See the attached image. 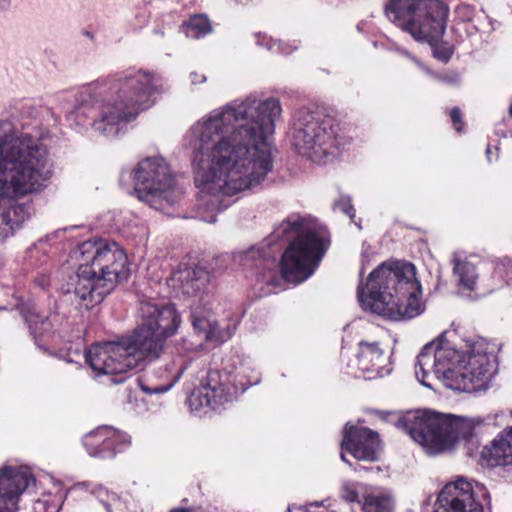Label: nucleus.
Listing matches in <instances>:
<instances>
[{
  "label": "nucleus",
  "instance_id": "nucleus-28",
  "mask_svg": "<svg viewBox=\"0 0 512 512\" xmlns=\"http://www.w3.org/2000/svg\"><path fill=\"white\" fill-rule=\"evenodd\" d=\"M187 367H188L187 363H185L184 365H181L179 368V371H178L177 375L175 376V378L173 379V381L169 382L168 384L159 385V386H155V387H149L148 385L142 383L141 384L142 391H144L147 394H158V393L167 392L174 385V383L180 378V376L183 374V372L185 371V369Z\"/></svg>",
  "mask_w": 512,
  "mask_h": 512
},
{
  "label": "nucleus",
  "instance_id": "nucleus-1",
  "mask_svg": "<svg viewBox=\"0 0 512 512\" xmlns=\"http://www.w3.org/2000/svg\"><path fill=\"white\" fill-rule=\"evenodd\" d=\"M281 115L278 98L250 94L210 111L189 128L185 143L199 190V219L215 223L216 213L227 207L223 196L254 190L273 171L271 137Z\"/></svg>",
  "mask_w": 512,
  "mask_h": 512
},
{
  "label": "nucleus",
  "instance_id": "nucleus-31",
  "mask_svg": "<svg viewBox=\"0 0 512 512\" xmlns=\"http://www.w3.org/2000/svg\"><path fill=\"white\" fill-rule=\"evenodd\" d=\"M341 498L348 503H357L360 507L362 503L359 501V495L354 487L345 484L341 489Z\"/></svg>",
  "mask_w": 512,
  "mask_h": 512
},
{
  "label": "nucleus",
  "instance_id": "nucleus-9",
  "mask_svg": "<svg viewBox=\"0 0 512 512\" xmlns=\"http://www.w3.org/2000/svg\"><path fill=\"white\" fill-rule=\"evenodd\" d=\"M397 426L422 446L429 455L448 451L456 441L462 439L467 445V454L473 456L480 444L474 433L473 422L463 417L416 410L400 417Z\"/></svg>",
  "mask_w": 512,
  "mask_h": 512
},
{
  "label": "nucleus",
  "instance_id": "nucleus-15",
  "mask_svg": "<svg viewBox=\"0 0 512 512\" xmlns=\"http://www.w3.org/2000/svg\"><path fill=\"white\" fill-rule=\"evenodd\" d=\"M433 512H483V506L474 498L472 483L459 477L440 491Z\"/></svg>",
  "mask_w": 512,
  "mask_h": 512
},
{
  "label": "nucleus",
  "instance_id": "nucleus-20",
  "mask_svg": "<svg viewBox=\"0 0 512 512\" xmlns=\"http://www.w3.org/2000/svg\"><path fill=\"white\" fill-rule=\"evenodd\" d=\"M115 429L110 426H100L90 431L83 437V445L92 457L110 459L116 455L113 447Z\"/></svg>",
  "mask_w": 512,
  "mask_h": 512
},
{
  "label": "nucleus",
  "instance_id": "nucleus-14",
  "mask_svg": "<svg viewBox=\"0 0 512 512\" xmlns=\"http://www.w3.org/2000/svg\"><path fill=\"white\" fill-rule=\"evenodd\" d=\"M248 367L240 363L239 367L228 369L226 366L222 372L210 370L200 385L195 388L188 397V405L191 411L199 412L205 408L218 409L228 402H232L247 388L256 384L248 374Z\"/></svg>",
  "mask_w": 512,
  "mask_h": 512
},
{
  "label": "nucleus",
  "instance_id": "nucleus-40",
  "mask_svg": "<svg viewBox=\"0 0 512 512\" xmlns=\"http://www.w3.org/2000/svg\"><path fill=\"white\" fill-rule=\"evenodd\" d=\"M156 33H157V34H160L161 36H163V35H164V33H163V32H161V31H158V32H156Z\"/></svg>",
  "mask_w": 512,
  "mask_h": 512
},
{
  "label": "nucleus",
  "instance_id": "nucleus-21",
  "mask_svg": "<svg viewBox=\"0 0 512 512\" xmlns=\"http://www.w3.org/2000/svg\"><path fill=\"white\" fill-rule=\"evenodd\" d=\"M481 457L490 466L512 465V426L501 432L490 446H485Z\"/></svg>",
  "mask_w": 512,
  "mask_h": 512
},
{
  "label": "nucleus",
  "instance_id": "nucleus-34",
  "mask_svg": "<svg viewBox=\"0 0 512 512\" xmlns=\"http://www.w3.org/2000/svg\"><path fill=\"white\" fill-rule=\"evenodd\" d=\"M451 120H452V123L454 125V128L457 132H461L462 131V121H461V115H460V110L459 108L457 107H454L452 110H451Z\"/></svg>",
  "mask_w": 512,
  "mask_h": 512
},
{
  "label": "nucleus",
  "instance_id": "nucleus-6",
  "mask_svg": "<svg viewBox=\"0 0 512 512\" xmlns=\"http://www.w3.org/2000/svg\"><path fill=\"white\" fill-rule=\"evenodd\" d=\"M362 307L394 321L412 319L424 311L416 267L406 261H385L357 288Z\"/></svg>",
  "mask_w": 512,
  "mask_h": 512
},
{
  "label": "nucleus",
  "instance_id": "nucleus-25",
  "mask_svg": "<svg viewBox=\"0 0 512 512\" xmlns=\"http://www.w3.org/2000/svg\"><path fill=\"white\" fill-rule=\"evenodd\" d=\"M184 33L192 39L202 38L212 32V25L206 15L195 14L182 25Z\"/></svg>",
  "mask_w": 512,
  "mask_h": 512
},
{
  "label": "nucleus",
  "instance_id": "nucleus-10",
  "mask_svg": "<svg viewBox=\"0 0 512 512\" xmlns=\"http://www.w3.org/2000/svg\"><path fill=\"white\" fill-rule=\"evenodd\" d=\"M385 12L417 41L438 40L446 29L448 8L440 0H389Z\"/></svg>",
  "mask_w": 512,
  "mask_h": 512
},
{
  "label": "nucleus",
  "instance_id": "nucleus-2",
  "mask_svg": "<svg viewBox=\"0 0 512 512\" xmlns=\"http://www.w3.org/2000/svg\"><path fill=\"white\" fill-rule=\"evenodd\" d=\"M51 176L48 150L36 123L19 115L0 119V243L30 217L18 200L41 191Z\"/></svg>",
  "mask_w": 512,
  "mask_h": 512
},
{
  "label": "nucleus",
  "instance_id": "nucleus-42",
  "mask_svg": "<svg viewBox=\"0 0 512 512\" xmlns=\"http://www.w3.org/2000/svg\"><path fill=\"white\" fill-rule=\"evenodd\" d=\"M510 114L512 116V105L510 106Z\"/></svg>",
  "mask_w": 512,
  "mask_h": 512
},
{
  "label": "nucleus",
  "instance_id": "nucleus-23",
  "mask_svg": "<svg viewBox=\"0 0 512 512\" xmlns=\"http://www.w3.org/2000/svg\"><path fill=\"white\" fill-rule=\"evenodd\" d=\"M24 319L29 326L30 332L35 339L36 345H38L40 349L46 352L47 348L41 344V341L46 334L48 335L51 329V323L45 316L40 315L35 310L31 309L24 313Z\"/></svg>",
  "mask_w": 512,
  "mask_h": 512
},
{
  "label": "nucleus",
  "instance_id": "nucleus-16",
  "mask_svg": "<svg viewBox=\"0 0 512 512\" xmlns=\"http://www.w3.org/2000/svg\"><path fill=\"white\" fill-rule=\"evenodd\" d=\"M341 442V459L347 462L344 452L350 453L355 459L375 461L379 449L378 434L366 427L346 424Z\"/></svg>",
  "mask_w": 512,
  "mask_h": 512
},
{
  "label": "nucleus",
  "instance_id": "nucleus-37",
  "mask_svg": "<svg viewBox=\"0 0 512 512\" xmlns=\"http://www.w3.org/2000/svg\"><path fill=\"white\" fill-rule=\"evenodd\" d=\"M235 1L240 4H249V3L254 2L255 0H235Z\"/></svg>",
  "mask_w": 512,
  "mask_h": 512
},
{
  "label": "nucleus",
  "instance_id": "nucleus-32",
  "mask_svg": "<svg viewBox=\"0 0 512 512\" xmlns=\"http://www.w3.org/2000/svg\"><path fill=\"white\" fill-rule=\"evenodd\" d=\"M116 436L113 438V447L116 448V453L131 444V436L127 433L120 432L115 429Z\"/></svg>",
  "mask_w": 512,
  "mask_h": 512
},
{
  "label": "nucleus",
  "instance_id": "nucleus-35",
  "mask_svg": "<svg viewBox=\"0 0 512 512\" xmlns=\"http://www.w3.org/2000/svg\"><path fill=\"white\" fill-rule=\"evenodd\" d=\"M190 80L192 84L203 83L206 81V76L197 72L190 73Z\"/></svg>",
  "mask_w": 512,
  "mask_h": 512
},
{
  "label": "nucleus",
  "instance_id": "nucleus-38",
  "mask_svg": "<svg viewBox=\"0 0 512 512\" xmlns=\"http://www.w3.org/2000/svg\"><path fill=\"white\" fill-rule=\"evenodd\" d=\"M412 59H413V61H415V63H416L418 66H420V67L422 66V65H421V63H420L417 59H415V58H412Z\"/></svg>",
  "mask_w": 512,
  "mask_h": 512
},
{
  "label": "nucleus",
  "instance_id": "nucleus-26",
  "mask_svg": "<svg viewBox=\"0 0 512 512\" xmlns=\"http://www.w3.org/2000/svg\"><path fill=\"white\" fill-rule=\"evenodd\" d=\"M257 44L259 46L265 47L267 50L272 51L274 53L280 54H289L293 50L297 48V46H291L289 44H285L281 41L274 40L271 37H268L266 34H257Z\"/></svg>",
  "mask_w": 512,
  "mask_h": 512
},
{
  "label": "nucleus",
  "instance_id": "nucleus-11",
  "mask_svg": "<svg viewBox=\"0 0 512 512\" xmlns=\"http://www.w3.org/2000/svg\"><path fill=\"white\" fill-rule=\"evenodd\" d=\"M209 272L202 267H185L173 272L171 286L178 292L191 297L189 304L194 330L203 334L210 342H224L230 335L219 329L217 322L210 319L212 295L209 291Z\"/></svg>",
  "mask_w": 512,
  "mask_h": 512
},
{
  "label": "nucleus",
  "instance_id": "nucleus-8",
  "mask_svg": "<svg viewBox=\"0 0 512 512\" xmlns=\"http://www.w3.org/2000/svg\"><path fill=\"white\" fill-rule=\"evenodd\" d=\"M274 233L277 238L295 236L281 259L284 279L295 284L305 281L314 273L330 245L326 228L299 216L283 221Z\"/></svg>",
  "mask_w": 512,
  "mask_h": 512
},
{
  "label": "nucleus",
  "instance_id": "nucleus-4",
  "mask_svg": "<svg viewBox=\"0 0 512 512\" xmlns=\"http://www.w3.org/2000/svg\"><path fill=\"white\" fill-rule=\"evenodd\" d=\"M139 317V324L129 335L95 343L86 352V362L96 375H110L112 383H123L127 373L160 358L167 339L175 335L181 323L174 305L153 301L140 303Z\"/></svg>",
  "mask_w": 512,
  "mask_h": 512
},
{
  "label": "nucleus",
  "instance_id": "nucleus-36",
  "mask_svg": "<svg viewBox=\"0 0 512 512\" xmlns=\"http://www.w3.org/2000/svg\"><path fill=\"white\" fill-rule=\"evenodd\" d=\"M11 4V0H0V9L7 10Z\"/></svg>",
  "mask_w": 512,
  "mask_h": 512
},
{
  "label": "nucleus",
  "instance_id": "nucleus-13",
  "mask_svg": "<svg viewBox=\"0 0 512 512\" xmlns=\"http://www.w3.org/2000/svg\"><path fill=\"white\" fill-rule=\"evenodd\" d=\"M290 137L300 154L318 163L335 156L341 145L333 119L307 109H300L295 114Z\"/></svg>",
  "mask_w": 512,
  "mask_h": 512
},
{
  "label": "nucleus",
  "instance_id": "nucleus-3",
  "mask_svg": "<svg viewBox=\"0 0 512 512\" xmlns=\"http://www.w3.org/2000/svg\"><path fill=\"white\" fill-rule=\"evenodd\" d=\"M163 91L162 77L130 68L82 87L74 95L67 118L77 126L114 138L141 112L151 108Z\"/></svg>",
  "mask_w": 512,
  "mask_h": 512
},
{
  "label": "nucleus",
  "instance_id": "nucleus-18",
  "mask_svg": "<svg viewBox=\"0 0 512 512\" xmlns=\"http://www.w3.org/2000/svg\"><path fill=\"white\" fill-rule=\"evenodd\" d=\"M356 360L358 370L364 373L366 379L383 377L391 371L388 357L376 342H360Z\"/></svg>",
  "mask_w": 512,
  "mask_h": 512
},
{
  "label": "nucleus",
  "instance_id": "nucleus-33",
  "mask_svg": "<svg viewBox=\"0 0 512 512\" xmlns=\"http://www.w3.org/2000/svg\"><path fill=\"white\" fill-rule=\"evenodd\" d=\"M435 79L438 81L447 83V84H457L459 82V76L457 73H445L441 75H433Z\"/></svg>",
  "mask_w": 512,
  "mask_h": 512
},
{
  "label": "nucleus",
  "instance_id": "nucleus-39",
  "mask_svg": "<svg viewBox=\"0 0 512 512\" xmlns=\"http://www.w3.org/2000/svg\"><path fill=\"white\" fill-rule=\"evenodd\" d=\"M77 486H86V483H78Z\"/></svg>",
  "mask_w": 512,
  "mask_h": 512
},
{
  "label": "nucleus",
  "instance_id": "nucleus-29",
  "mask_svg": "<svg viewBox=\"0 0 512 512\" xmlns=\"http://www.w3.org/2000/svg\"><path fill=\"white\" fill-rule=\"evenodd\" d=\"M495 272L499 276L505 277L507 284L512 283V259L508 257L500 259L496 264Z\"/></svg>",
  "mask_w": 512,
  "mask_h": 512
},
{
  "label": "nucleus",
  "instance_id": "nucleus-12",
  "mask_svg": "<svg viewBox=\"0 0 512 512\" xmlns=\"http://www.w3.org/2000/svg\"><path fill=\"white\" fill-rule=\"evenodd\" d=\"M134 194L155 210L165 211L178 204L184 194L163 157H147L132 171Z\"/></svg>",
  "mask_w": 512,
  "mask_h": 512
},
{
  "label": "nucleus",
  "instance_id": "nucleus-7",
  "mask_svg": "<svg viewBox=\"0 0 512 512\" xmlns=\"http://www.w3.org/2000/svg\"><path fill=\"white\" fill-rule=\"evenodd\" d=\"M76 253L80 257L78 270L62 290L85 308L100 303L118 282L128 278L127 256L114 241L88 240L78 245Z\"/></svg>",
  "mask_w": 512,
  "mask_h": 512
},
{
  "label": "nucleus",
  "instance_id": "nucleus-24",
  "mask_svg": "<svg viewBox=\"0 0 512 512\" xmlns=\"http://www.w3.org/2000/svg\"><path fill=\"white\" fill-rule=\"evenodd\" d=\"M361 509L363 512H393L394 500L388 492L374 491L364 496Z\"/></svg>",
  "mask_w": 512,
  "mask_h": 512
},
{
  "label": "nucleus",
  "instance_id": "nucleus-41",
  "mask_svg": "<svg viewBox=\"0 0 512 512\" xmlns=\"http://www.w3.org/2000/svg\"><path fill=\"white\" fill-rule=\"evenodd\" d=\"M486 153H487V155L490 154V149L489 148H487Z\"/></svg>",
  "mask_w": 512,
  "mask_h": 512
},
{
  "label": "nucleus",
  "instance_id": "nucleus-19",
  "mask_svg": "<svg viewBox=\"0 0 512 512\" xmlns=\"http://www.w3.org/2000/svg\"><path fill=\"white\" fill-rule=\"evenodd\" d=\"M233 261L245 270H255L256 275L262 278L266 277L267 271L273 270L276 266L275 259L268 249L258 246L236 251L233 254Z\"/></svg>",
  "mask_w": 512,
  "mask_h": 512
},
{
  "label": "nucleus",
  "instance_id": "nucleus-27",
  "mask_svg": "<svg viewBox=\"0 0 512 512\" xmlns=\"http://www.w3.org/2000/svg\"><path fill=\"white\" fill-rule=\"evenodd\" d=\"M468 21L472 22L474 28L482 33H488L493 30L492 20L483 10H479L473 14Z\"/></svg>",
  "mask_w": 512,
  "mask_h": 512
},
{
  "label": "nucleus",
  "instance_id": "nucleus-5",
  "mask_svg": "<svg viewBox=\"0 0 512 512\" xmlns=\"http://www.w3.org/2000/svg\"><path fill=\"white\" fill-rule=\"evenodd\" d=\"M444 337L445 333L427 343L417 356L415 375L418 381L432 388L434 376L455 391L472 393L487 389L495 362L487 345L477 341L460 352L444 341Z\"/></svg>",
  "mask_w": 512,
  "mask_h": 512
},
{
  "label": "nucleus",
  "instance_id": "nucleus-30",
  "mask_svg": "<svg viewBox=\"0 0 512 512\" xmlns=\"http://www.w3.org/2000/svg\"><path fill=\"white\" fill-rule=\"evenodd\" d=\"M334 210H339L340 212L346 214L350 219L355 217V209L351 204V199L349 196H340L333 204Z\"/></svg>",
  "mask_w": 512,
  "mask_h": 512
},
{
  "label": "nucleus",
  "instance_id": "nucleus-22",
  "mask_svg": "<svg viewBox=\"0 0 512 512\" xmlns=\"http://www.w3.org/2000/svg\"><path fill=\"white\" fill-rule=\"evenodd\" d=\"M453 272L458 278V284L467 290L476 288L478 272L474 263L467 258H462L459 253L453 254Z\"/></svg>",
  "mask_w": 512,
  "mask_h": 512
},
{
  "label": "nucleus",
  "instance_id": "nucleus-17",
  "mask_svg": "<svg viewBox=\"0 0 512 512\" xmlns=\"http://www.w3.org/2000/svg\"><path fill=\"white\" fill-rule=\"evenodd\" d=\"M32 480L27 468L6 466L0 469V512H18L19 498Z\"/></svg>",
  "mask_w": 512,
  "mask_h": 512
}]
</instances>
